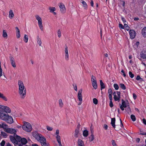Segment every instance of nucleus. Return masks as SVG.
Returning a JSON list of instances; mask_svg holds the SVG:
<instances>
[{
  "label": "nucleus",
  "mask_w": 146,
  "mask_h": 146,
  "mask_svg": "<svg viewBox=\"0 0 146 146\" xmlns=\"http://www.w3.org/2000/svg\"><path fill=\"white\" fill-rule=\"evenodd\" d=\"M0 119L10 124L14 122L12 117L3 111L0 110Z\"/></svg>",
  "instance_id": "obj_1"
},
{
  "label": "nucleus",
  "mask_w": 146,
  "mask_h": 146,
  "mask_svg": "<svg viewBox=\"0 0 146 146\" xmlns=\"http://www.w3.org/2000/svg\"><path fill=\"white\" fill-rule=\"evenodd\" d=\"M18 84L19 86V93L20 95L21 98L24 99L26 96V89L24 86L23 82L21 81H19Z\"/></svg>",
  "instance_id": "obj_2"
},
{
  "label": "nucleus",
  "mask_w": 146,
  "mask_h": 146,
  "mask_svg": "<svg viewBox=\"0 0 146 146\" xmlns=\"http://www.w3.org/2000/svg\"><path fill=\"white\" fill-rule=\"evenodd\" d=\"M22 128L24 130L27 132H30L32 130V127L31 124L26 122H24Z\"/></svg>",
  "instance_id": "obj_3"
},
{
  "label": "nucleus",
  "mask_w": 146,
  "mask_h": 146,
  "mask_svg": "<svg viewBox=\"0 0 146 146\" xmlns=\"http://www.w3.org/2000/svg\"><path fill=\"white\" fill-rule=\"evenodd\" d=\"M37 141L39 142L40 143L43 142H46V139L40 134L37 133Z\"/></svg>",
  "instance_id": "obj_4"
},
{
  "label": "nucleus",
  "mask_w": 146,
  "mask_h": 146,
  "mask_svg": "<svg viewBox=\"0 0 146 146\" xmlns=\"http://www.w3.org/2000/svg\"><path fill=\"white\" fill-rule=\"evenodd\" d=\"M0 109L2 110V111H3L7 113H10L11 112V110L8 107L3 106H2L0 105Z\"/></svg>",
  "instance_id": "obj_5"
},
{
  "label": "nucleus",
  "mask_w": 146,
  "mask_h": 146,
  "mask_svg": "<svg viewBox=\"0 0 146 146\" xmlns=\"http://www.w3.org/2000/svg\"><path fill=\"white\" fill-rule=\"evenodd\" d=\"M37 21L39 28L42 31H43V26L42 24V20L41 18L38 15H37Z\"/></svg>",
  "instance_id": "obj_6"
},
{
  "label": "nucleus",
  "mask_w": 146,
  "mask_h": 146,
  "mask_svg": "<svg viewBox=\"0 0 146 146\" xmlns=\"http://www.w3.org/2000/svg\"><path fill=\"white\" fill-rule=\"evenodd\" d=\"M5 131L8 133L14 134V135L16 134L17 132L16 130L15 129L12 128H7L6 129Z\"/></svg>",
  "instance_id": "obj_7"
},
{
  "label": "nucleus",
  "mask_w": 146,
  "mask_h": 146,
  "mask_svg": "<svg viewBox=\"0 0 146 146\" xmlns=\"http://www.w3.org/2000/svg\"><path fill=\"white\" fill-rule=\"evenodd\" d=\"M130 38L131 39H134L136 35V33L134 30H130L129 31Z\"/></svg>",
  "instance_id": "obj_8"
},
{
  "label": "nucleus",
  "mask_w": 146,
  "mask_h": 146,
  "mask_svg": "<svg viewBox=\"0 0 146 146\" xmlns=\"http://www.w3.org/2000/svg\"><path fill=\"white\" fill-rule=\"evenodd\" d=\"M117 97L116 95L114 96L113 98L115 101H119L120 99L121 93L119 91L117 92Z\"/></svg>",
  "instance_id": "obj_9"
},
{
  "label": "nucleus",
  "mask_w": 146,
  "mask_h": 146,
  "mask_svg": "<svg viewBox=\"0 0 146 146\" xmlns=\"http://www.w3.org/2000/svg\"><path fill=\"white\" fill-rule=\"evenodd\" d=\"M60 10L62 13H64L66 11V8L64 5L62 3H60L59 5Z\"/></svg>",
  "instance_id": "obj_10"
},
{
  "label": "nucleus",
  "mask_w": 146,
  "mask_h": 146,
  "mask_svg": "<svg viewBox=\"0 0 146 146\" xmlns=\"http://www.w3.org/2000/svg\"><path fill=\"white\" fill-rule=\"evenodd\" d=\"M82 90L81 89L78 91V97L79 101L80 102H82Z\"/></svg>",
  "instance_id": "obj_11"
},
{
  "label": "nucleus",
  "mask_w": 146,
  "mask_h": 146,
  "mask_svg": "<svg viewBox=\"0 0 146 146\" xmlns=\"http://www.w3.org/2000/svg\"><path fill=\"white\" fill-rule=\"evenodd\" d=\"M9 58L11 63L12 66L13 67L15 68L16 67V65L14 58L11 56H10Z\"/></svg>",
  "instance_id": "obj_12"
},
{
  "label": "nucleus",
  "mask_w": 146,
  "mask_h": 146,
  "mask_svg": "<svg viewBox=\"0 0 146 146\" xmlns=\"http://www.w3.org/2000/svg\"><path fill=\"white\" fill-rule=\"evenodd\" d=\"M27 143V141L26 139L24 138H22L21 142L19 144V146H22L23 145H25Z\"/></svg>",
  "instance_id": "obj_13"
},
{
  "label": "nucleus",
  "mask_w": 146,
  "mask_h": 146,
  "mask_svg": "<svg viewBox=\"0 0 146 146\" xmlns=\"http://www.w3.org/2000/svg\"><path fill=\"white\" fill-rule=\"evenodd\" d=\"M10 138L11 141L13 143L15 144H16V143H17V142L16 140V138H15L14 136H10Z\"/></svg>",
  "instance_id": "obj_14"
},
{
  "label": "nucleus",
  "mask_w": 146,
  "mask_h": 146,
  "mask_svg": "<svg viewBox=\"0 0 146 146\" xmlns=\"http://www.w3.org/2000/svg\"><path fill=\"white\" fill-rule=\"evenodd\" d=\"M16 140L17 142V143H16V145H17L18 146H19V144L20 143L22 139L19 136L17 135L16 136Z\"/></svg>",
  "instance_id": "obj_15"
},
{
  "label": "nucleus",
  "mask_w": 146,
  "mask_h": 146,
  "mask_svg": "<svg viewBox=\"0 0 146 146\" xmlns=\"http://www.w3.org/2000/svg\"><path fill=\"white\" fill-rule=\"evenodd\" d=\"M141 33L143 36L146 38V27L143 28L142 30Z\"/></svg>",
  "instance_id": "obj_16"
},
{
  "label": "nucleus",
  "mask_w": 146,
  "mask_h": 146,
  "mask_svg": "<svg viewBox=\"0 0 146 146\" xmlns=\"http://www.w3.org/2000/svg\"><path fill=\"white\" fill-rule=\"evenodd\" d=\"M115 117L111 118V124L112 127L115 128Z\"/></svg>",
  "instance_id": "obj_17"
},
{
  "label": "nucleus",
  "mask_w": 146,
  "mask_h": 146,
  "mask_svg": "<svg viewBox=\"0 0 146 146\" xmlns=\"http://www.w3.org/2000/svg\"><path fill=\"white\" fill-rule=\"evenodd\" d=\"M80 2L82 3L83 6L84 8L85 9H87V5L85 1L82 0H80Z\"/></svg>",
  "instance_id": "obj_18"
},
{
  "label": "nucleus",
  "mask_w": 146,
  "mask_h": 146,
  "mask_svg": "<svg viewBox=\"0 0 146 146\" xmlns=\"http://www.w3.org/2000/svg\"><path fill=\"white\" fill-rule=\"evenodd\" d=\"M137 57L140 60H146V55H137Z\"/></svg>",
  "instance_id": "obj_19"
},
{
  "label": "nucleus",
  "mask_w": 146,
  "mask_h": 146,
  "mask_svg": "<svg viewBox=\"0 0 146 146\" xmlns=\"http://www.w3.org/2000/svg\"><path fill=\"white\" fill-rule=\"evenodd\" d=\"M14 14L13 12V11L11 10L9 11V17L10 19H12L14 16Z\"/></svg>",
  "instance_id": "obj_20"
},
{
  "label": "nucleus",
  "mask_w": 146,
  "mask_h": 146,
  "mask_svg": "<svg viewBox=\"0 0 146 146\" xmlns=\"http://www.w3.org/2000/svg\"><path fill=\"white\" fill-rule=\"evenodd\" d=\"M78 146H81L84 145L83 141L80 139H78Z\"/></svg>",
  "instance_id": "obj_21"
},
{
  "label": "nucleus",
  "mask_w": 146,
  "mask_h": 146,
  "mask_svg": "<svg viewBox=\"0 0 146 146\" xmlns=\"http://www.w3.org/2000/svg\"><path fill=\"white\" fill-rule=\"evenodd\" d=\"M2 36L3 37L6 38H7L8 35L5 30H3Z\"/></svg>",
  "instance_id": "obj_22"
},
{
  "label": "nucleus",
  "mask_w": 146,
  "mask_h": 146,
  "mask_svg": "<svg viewBox=\"0 0 146 146\" xmlns=\"http://www.w3.org/2000/svg\"><path fill=\"white\" fill-rule=\"evenodd\" d=\"M100 85L101 87V90H102V89L105 88V86L104 84L103 83L102 80H100Z\"/></svg>",
  "instance_id": "obj_23"
},
{
  "label": "nucleus",
  "mask_w": 146,
  "mask_h": 146,
  "mask_svg": "<svg viewBox=\"0 0 146 146\" xmlns=\"http://www.w3.org/2000/svg\"><path fill=\"white\" fill-rule=\"evenodd\" d=\"M0 98H2L3 100L5 101H7V98L5 97L4 95L0 93Z\"/></svg>",
  "instance_id": "obj_24"
},
{
  "label": "nucleus",
  "mask_w": 146,
  "mask_h": 146,
  "mask_svg": "<svg viewBox=\"0 0 146 146\" xmlns=\"http://www.w3.org/2000/svg\"><path fill=\"white\" fill-rule=\"evenodd\" d=\"M83 134L84 136L87 137L88 135V131L86 130H84L83 132Z\"/></svg>",
  "instance_id": "obj_25"
},
{
  "label": "nucleus",
  "mask_w": 146,
  "mask_h": 146,
  "mask_svg": "<svg viewBox=\"0 0 146 146\" xmlns=\"http://www.w3.org/2000/svg\"><path fill=\"white\" fill-rule=\"evenodd\" d=\"M91 80L92 83L93 82H96V78L95 76L93 75H92L91 78Z\"/></svg>",
  "instance_id": "obj_26"
},
{
  "label": "nucleus",
  "mask_w": 146,
  "mask_h": 146,
  "mask_svg": "<svg viewBox=\"0 0 146 146\" xmlns=\"http://www.w3.org/2000/svg\"><path fill=\"white\" fill-rule=\"evenodd\" d=\"M121 103L122 105H121V106H122L124 108H125L127 107V105L125 102L123 100H121Z\"/></svg>",
  "instance_id": "obj_27"
},
{
  "label": "nucleus",
  "mask_w": 146,
  "mask_h": 146,
  "mask_svg": "<svg viewBox=\"0 0 146 146\" xmlns=\"http://www.w3.org/2000/svg\"><path fill=\"white\" fill-rule=\"evenodd\" d=\"M79 130L76 129L75 132H74V136L76 137H78V134L79 132Z\"/></svg>",
  "instance_id": "obj_28"
},
{
  "label": "nucleus",
  "mask_w": 146,
  "mask_h": 146,
  "mask_svg": "<svg viewBox=\"0 0 146 146\" xmlns=\"http://www.w3.org/2000/svg\"><path fill=\"white\" fill-rule=\"evenodd\" d=\"M28 36L26 35H24V40L25 43H27L28 42Z\"/></svg>",
  "instance_id": "obj_29"
},
{
  "label": "nucleus",
  "mask_w": 146,
  "mask_h": 146,
  "mask_svg": "<svg viewBox=\"0 0 146 146\" xmlns=\"http://www.w3.org/2000/svg\"><path fill=\"white\" fill-rule=\"evenodd\" d=\"M1 135L5 138H6L7 136V134L6 133L3 131L1 132Z\"/></svg>",
  "instance_id": "obj_30"
},
{
  "label": "nucleus",
  "mask_w": 146,
  "mask_h": 146,
  "mask_svg": "<svg viewBox=\"0 0 146 146\" xmlns=\"http://www.w3.org/2000/svg\"><path fill=\"white\" fill-rule=\"evenodd\" d=\"M59 106L62 108L63 106V104L62 102V100L61 99H60L59 100Z\"/></svg>",
  "instance_id": "obj_31"
},
{
  "label": "nucleus",
  "mask_w": 146,
  "mask_h": 146,
  "mask_svg": "<svg viewBox=\"0 0 146 146\" xmlns=\"http://www.w3.org/2000/svg\"><path fill=\"white\" fill-rule=\"evenodd\" d=\"M89 140L90 142L92 141L94 139V136L93 134H91L90 136L89 137Z\"/></svg>",
  "instance_id": "obj_32"
},
{
  "label": "nucleus",
  "mask_w": 146,
  "mask_h": 146,
  "mask_svg": "<svg viewBox=\"0 0 146 146\" xmlns=\"http://www.w3.org/2000/svg\"><path fill=\"white\" fill-rule=\"evenodd\" d=\"M92 84L93 87L95 89H96L97 88V82L92 83Z\"/></svg>",
  "instance_id": "obj_33"
},
{
  "label": "nucleus",
  "mask_w": 146,
  "mask_h": 146,
  "mask_svg": "<svg viewBox=\"0 0 146 146\" xmlns=\"http://www.w3.org/2000/svg\"><path fill=\"white\" fill-rule=\"evenodd\" d=\"M48 8L51 13H52L56 10V8L54 7H49Z\"/></svg>",
  "instance_id": "obj_34"
},
{
  "label": "nucleus",
  "mask_w": 146,
  "mask_h": 146,
  "mask_svg": "<svg viewBox=\"0 0 146 146\" xmlns=\"http://www.w3.org/2000/svg\"><path fill=\"white\" fill-rule=\"evenodd\" d=\"M119 86L123 90H125L126 89V87L123 84H120Z\"/></svg>",
  "instance_id": "obj_35"
},
{
  "label": "nucleus",
  "mask_w": 146,
  "mask_h": 146,
  "mask_svg": "<svg viewBox=\"0 0 146 146\" xmlns=\"http://www.w3.org/2000/svg\"><path fill=\"white\" fill-rule=\"evenodd\" d=\"M136 80H140L141 82L143 81V79L141 78L139 75H137L136 78Z\"/></svg>",
  "instance_id": "obj_36"
},
{
  "label": "nucleus",
  "mask_w": 146,
  "mask_h": 146,
  "mask_svg": "<svg viewBox=\"0 0 146 146\" xmlns=\"http://www.w3.org/2000/svg\"><path fill=\"white\" fill-rule=\"evenodd\" d=\"M41 144L42 146H48L49 145L48 143H47L46 142H43Z\"/></svg>",
  "instance_id": "obj_37"
},
{
  "label": "nucleus",
  "mask_w": 146,
  "mask_h": 146,
  "mask_svg": "<svg viewBox=\"0 0 146 146\" xmlns=\"http://www.w3.org/2000/svg\"><path fill=\"white\" fill-rule=\"evenodd\" d=\"M131 118L132 121H135L136 118L135 116L133 115L132 114L131 115Z\"/></svg>",
  "instance_id": "obj_38"
},
{
  "label": "nucleus",
  "mask_w": 146,
  "mask_h": 146,
  "mask_svg": "<svg viewBox=\"0 0 146 146\" xmlns=\"http://www.w3.org/2000/svg\"><path fill=\"white\" fill-rule=\"evenodd\" d=\"M93 102L94 104L96 105L98 104V100H97V99H96V98H94L93 99Z\"/></svg>",
  "instance_id": "obj_39"
},
{
  "label": "nucleus",
  "mask_w": 146,
  "mask_h": 146,
  "mask_svg": "<svg viewBox=\"0 0 146 146\" xmlns=\"http://www.w3.org/2000/svg\"><path fill=\"white\" fill-rule=\"evenodd\" d=\"M113 86L115 88V89L117 90L119 89V87L117 84H115L113 85Z\"/></svg>",
  "instance_id": "obj_40"
},
{
  "label": "nucleus",
  "mask_w": 146,
  "mask_h": 146,
  "mask_svg": "<svg viewBox=\"0 0 146 146\" xmlns=\"http://www.w3.org/2000/svg\"><path fill=\"white\" fill-rule=\"evenodd\" d=\"M129 75L130 77L131 78H133L134 77V75L132 74V72L131 71L129 72Z\"/></svg>",
  "instance_id": "obj_41"
},
{
  "label": "nucleus",
  "mask_w": 146,
  "mask_h": 146,
  "mask_svg": "<svg viewBox=\"0 0 146 146\" xmlns=\"http://www.w3.org/2000/svg\"><path fill=\"white\" fill-rule=\"evenodd\" d=\"M125 110L128 113H129V112H131V109L129 106H128V108Z\"/></svg>",
  "instance_id": "obj_42"
},
{
  "label": "nucleus",
  "mask_w": 146,
  "mask_h": 146,
  "mask_svg": "<svg viewBox=\"0 0 146 146\" xmlns=\"http://www.w3.org/2000/svg\"><path fill=\"white\" fill-rule=\"evenodd\" d=\"M5 143V141L4 140H3L1 142V143L0 145H1V146H4Z\"/></svg>",
  "instance_id": "obj_43"
},
{
  "label": "nucleus",
  "mask_w": 146,
  "mask_h": 146,
  "mask_svg": "<svg viewBox=\"0 0 146 146\" xmlns=\"http://www.w3.org/2000/svg\"><path fill=\"white\" fill-rule=\"evenodd\" d=\"M111 142L113 146H117V145L114 140H112L111 141Z\"/></svg>",
  "instance_id": "obj_44"
},
{
  "label": "nucleus",
  "mask_w": 146,
  "mask_h": 146,
  "mask_svg": "<svg viewBox=\"0 0 146 146\" xmlns=\"http://www.w3.org/2000/svg\"><path fill=\"white\" fill-rule=\"evenodd\" d=\"M65 53L66 55H68V54L67 47L66 45L65 47Z\"/></svg>",
  "instance_id": "obj_45"
},
{
  "label": "nucleus",
  "mask_w": 146,
  "mask_h": 146,
  "mask_svg": "<svg viewBox=\"0 0 146 146\" xmlns=\"http://www.w3.org/2000/svg\"><path fill=\"white\" fill-rule=\"evenodd\" d=\"M47 129L48 131H51L52 130V127H49L48 126H46Z\"/></svg>",
  "instance_id": "obj_46"
},
{
  "label": "nucleus",
  "mask_w": 146,
  "mask_h": 146,
  "mask_svg": "<svg viewBox=\"0 0 146 146\" xmlns=\"http://www.w3.org/2000/svg\"><path fill=\"white\" fill-rule=\"evenodd\" d=\"M57 140L58 142L60 141V137L59 135H57L56 137Z\"/></svg>",
  "instance_id": "obj_47"
},
{
  "label": "nucleus",
  "mask_w": 146,
  "mask_h": 146,
  "mask_svg": "<svg viewBox=\"0 0 146 146\" xmlns=\"http://www.w3.org/2000/svg\"><path fill=\"white\" fill-rule=\"evenodd\" d=\"M2 70L1 68V62H0V77H1L2 75Z\"/></svg>",
  "instance_id": "obj_48"
},
{
  "label": "nucleus",
  "mask_w": 146,
  "mask_h": 146,
  "mask_svg": "<svg viewBox=\"0 0 146 146\" xmlns=\"http://www.w3.org/2000/svg\"><path fill=\"white\" fill-rule=\"evenodd\" d=\"M57 34H58V36L59 37H60L61 36V31H60V29H59L58 31V32H57Z\"/></svg>",
  "instance_id": "obj_49"
},
{
  "label": "nucleus",
  "mask_w": 146,
  "mask_h": 146,
  "mask_svg": "<svg viewBox=\"0 0 146 146\" xmlns=\"http://www.w3.org/2000/svg\"><path fill=\"white\" fill-rule=\"evenodd\" d=\"M33 136L35 137L36 139V131L35 132H33L32 133Z\"/></svg>",
  "instance_id": "obj_50"
},
{
  "label": "nucleus",
  "mask_w": 146,
  "mask_h": 146,
  "mask_svg": "<svg viewBox=\"0 0 146 146\" xmlns=\"http://www.w3.org/2000/svg\"><path fill=\"white\" fill-rule=\"evenodd\" d=\"M146 52L145 50H143L141 52L140 55H146Z\"/></svg>",
  "instance_id": "obj_51"
},
{
  "label": "nucleus",
  "mask_w": 146,
  "mask_h": 146,
  "mask_svg": "<svg viewBox=\"0 0 146 146\" xmlns=\"http://www.w3.org/2000/svg\"><path fill=\"white\" fill-rule=\"evenodd\" d=\"M109 106L111 108H112L113 106V105L112 100H110Z\"/></svg>",
  "instance_id": "obj_52"
},
{
  "label": "nucleus",
  "mask_w": 146,
  "mask_h": 146,
  "mask_svg": "<svg viewBox=\"0 0 146 146\" xmlns=\"http://www.w3.org/2000/svg\"><path fill=\"white\" fill-rule=\"evenodd\" d=\"M16 33L17 38H19L20 36V32Z\"/></svg>",
  "instance_id": "obj_53"
},
{
  "label": "nucleus",
  "mask_w": 146,
  "mask_h": 146,
  "mask_svg": "<svg viewBox=\"0 0 146 146\" xmlns=\"http://www.w3.org/2000/svg\"><path fill=\"white\" fill-rule=\"evenodd\" d=\"M108 93L110 94H112V89L111 88H110L108 89Z\"/></svg>",
  "instance_id": "obj_54"
},
{
  "label": "nucleus",
  "mask_w": 146,
  "mask_h": 146,
  "mask_svg": "<svg viewBox=\"0 0 146 146\" xmlns=\"http://www.w3.org/2000/svg\"><path fill=\"white\" fill-rule=\"evenodd\" d=\"M37 42H38V44L40 46H41V44H42V42L41 41V39L40 38H39Z\"/></svg>",
  "instance_id": "obj_55"
},
{
  "label": "nucleus",
  "mask_w": 146,
  "mask_h": 146,
  "mask_svg": "<svg viewBox=\"0 0 146 146\" xmlns=\"http://www.w3.org/2000/svg\"><path fill=\"white\" fill-rule=\"evenodd\" d=\"M121 72L123 74V76L124 77H125L126 76V74L125 73L123 70H121Z\"/></svg>",
  "instance_id": "obj_56"
},
{
  "label": "nucleus",
  "mask_w": 146,
  "mask_h": 146,
  "mask_svg": "<svg viewBox=\"0 0 146 146\" xmlns=\"http://www.w3.org/2000/svg\"><path fill=\"white\" fill-rule=\"evenodd\" d=\"M104 127L105 130H107L108 128V126L106 124H105L104 125Z\"/></svg>",
  "instance_id": "obj_57"
},
{
  "label": "nucleus",
  "mask_w": 146,
  "mask_h": 146,
  "mask_svg": "<svg viewBox=\"0 0 146 146\" xmlns=\"http://www.w3.org/2000/svg\"><path fill=\"white\" fill-rule=\"evenodd\" d=\"M65 58L66 60H68L69 58V55H65Z\"/></svg>",
  "instance_id": "obj_58"
},
{
  "label": "nucleus",
  "mask_w": 146,
  "mask_h": 146,
  "mask_svg": "<svg viewBox=\"0 0 146 146\" xmlns=\"http://www.w3.org/2000/svg\"><path fill=\"white\" fill-rule=\"evenodd\" d=\"M141 133H140V135H146V132H143L141 131H140Z\"/></svg>",
  "instance_id": "obj_59"
},
{
  "label": "nucleus",
  "mask_w": 146,
  "mask_h": 146,
  "mask_svg": "<svg viewBox=\"0 0 146 146\" xmlns=\"http://www.w3.org/2000/svg\"><path fill=\"white\" fill-rule=\"evenodd\" d=\"M109 99L110 100H112V97L111 94H110L109 95Z\"/></svg>",
  "instance_id": "obj_60"
},
{
  "label": "nucleus",
  "mask_w": 146,
  "mask_h": 146,
  "mask_svg": "<svg viewBox=\"0 0 146 146\" xmlns=\"http://www.w3.org/2000/svg\"><path fill=\"white\" fill-rule=\"evenodd\" d=\"M7 125L5 124V123H3L1 125V127H2L3 128H4L5 127H7Z\"/></svg>",
  "instance_id": "obj_61"
},
{
  "label": "nucleus",
  "mask_w": 146,
  "mask_h": 146,
  "mask_svg": "<svg viewBox=\"0 0 146 146\" xmlns=\"http://www.w3.org/2000/svg\"><path fill=\"white\" fill-rule=\"evenodd\" d=\"M133 97L134 100H135L137 98V96L136 94L134 93L133 94Z\"/></svg>",
  "instance_id": "obj_62"
},
{
  "label": "nucleus",
  "mask_w": 146,
  "mask_h": 146,
  "mask_svg": "<svg viewBox=\"0 0 146 146\" xmlns=\"http://www.w3.org/2000/svg\"><path fill=\"white\" fill-rule=\"evenodd\" d=\"M119 27L121 28V29H123L124 28V27L123 26V25L122 24H119Z\"/></svg>",
  "instance_id": "obj_63"
},
{
  "label": "nucleus",
  "mask_w": 146,
  "mask_h": 146,
  "mask_svg": "<svg viewBox=\"0 0 146 146\" xmlns=\"http://www.w3.org/2000/svg\"><path fill=\"white\" fill-rule=\"evenodd\" d=\"M142 120H143V123L146 125V119H145L143 118V119Z\"/></svg>",
  "instance_id": "obj_64"
}]
</instances>
